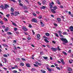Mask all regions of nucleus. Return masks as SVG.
Listing matches in <instances>:
<instances>
[{
	"instance_id": "f257e3e1",
	"label": "nucleus",
	"mask_w": 73,
	"mask_h": 73,
	"mask_svg": "<svg viewBox=\"0 0 73 73\" xmlns=\"http://www.w3.org/2000/svg\"><path fill=\"white\" fill-rule=\"evenodd\" d=\"M54 4L53 3V2H52L51 3H50L49 4V5L50 6V9H51V11L52 13H55L56 11H55V10L54 9H51L53 8V5H54Z\"/></svg>"
},
{
	"instance_id": "f03ea898",
	"label": "nucleus",
	"mask_w": 73,
	"mask_h": 73,
	"mask_svg": "<svg viewBox=\"0 0 73 73\" xmlns=\"http://www.w3.org/2000/svg\"><path fill=\"white\" fill-rule=\"evenodd\" d=\"M60 40H61L62 41H63V43L62 44H63V45H66V43H68V40H66V39L64 38H61Z\"/></svg>"
},
{
	"instance_id": "7ed1b4c3",
	"label": "nucleus",
	"mask_w": 73,
	"mask_h": 73,
	"mask_svg": "<svg viewBox=\"0 0 73 73\" xmlns=\"http://www.w3.org/2000/svg\"><path fill=\"white\" fill-rule=\"evenodd\" d=\"M31 22H34V23H38V21L36 18H33L31 20Z\"/></svg>"
},
{
	"instance_id": "20e7f679",
	"label": "nucleus",
	"mask_w": 73,
	"mask_h": 73,
	"mask_svg": "<svg viewBox=\"0 0 73 73\" xmlns=\"http://www.w3.org/2000/svg\"><path fill=\"white\" fill-rule=\"evenodd\" d=\"M9 7V5H7V4H5V8H4V9H7V8Z\"/></svg>"
},
{
	"instance_id": "39448f33",
	"label": "nucleus",
	"mask_w": 73,
	"mask_h": 73,
	"mask_svg": "<svg viewBox=\"0 0 73 73\" xmlns=\"http://www.w3.org/2000/svg\"><path fill=\"white\" fill-rule=\"evenodd\" d=\"M51 50L52 51H53L54 52H56L57 51V50H56V48H51Z\"/></svg>"
},
{
	"instance_id": "423d86ee",
	"label": "nucleus",
	"mask_w": 73,
	"mask_h": 73,
	"mask_svg": "<svg viewBox=\"0 0 73 73\" xmlns=\"http://www.w3.org/2000/svg\"><path fill=\"white\" fill-rule=\"evenodd\" d=\"M40 35L38 34L37 35V39L38 40H40Z\"/></svg>"
},
{
	"instance_id": "0eeeda50",
	"label": "nucleus",
	"mask_w": 73,
	"mask_h": 73,
	"mask_svg": "<svg viewBox=\"0 0 73 73\" xmlns=\"http://www.w3.org/2000/svg\"><path fill=\"white\" fill-rule=\"evenodd\" d=\"M69 29L70 31H71V32H73V26H70L69 28Z\"/></svg>"
},
{
	"instance_id": "6e6552de",
	"label": "nucleus",
	"mask_w": 73,
	"mask_h": 73,
	"mask_svg": "<svg viewBox=\"0 0 73 73\" xmlns=\"http://www.w3.org/2000/svg\"><path fill=\"white\" fill-rule=\"evenodd\" d=\"M22 29L24 31H28V29H27V28L24 27H23V28H22Z\"/></svg>"
},
{
	"instance_id": "1a4fd4ad",
	"label": "nucleus",
	"mask_w": 73,
	"mask_h": 73,
	"mask_svg": "<svg viewBox=\"0 0 73 73\" xmlns=\"http://www.w3.org/2000/svg\"><path fill=\"white\" fill-rule=\"evenodd\" d=\"M60 61L62 63L63 65H64V64H65V62H64V60H63L62 59H60Z\"/></svg>"
},
{
	"instance_id": "9d476101",
	"label": "nucleus",
	"mask_w": 73,
	"mask_h": 73,
	"mask_svg": "<svg viewBox=\"0 0 73 73\" xmlns=\"http://www.w3.org/2000/svg\"><path fill=\"white\" fill-rule=\"evenodd\" d=\"M56 19L58 22H60L61 21V19L59 18H57Z\"/></svg>"
},
{
	"instance_id": "9b49d317",
	"label": "nucleus",
	"mask_w": 73,
	"mask_h": 73,
	"mask_svg": "<svg viewBox=\"0 0 73 73\" xmlns=\"http://www.w3.org/2000/svg\"><path fill=\"white\" fill-rule=\"evenodd\" d=\"M15 16H17L18 15H19V14H20V13L19 12H15Z\"/></svg>"
},
{
	"instance_id": "f8f14e48",
	"label": "nucleus",
	"mask_w": 73,
	"mask_h": 73,
	"mask_svg": "<svg viewBox=\"0 0 73 73\" xmlns=\"http://www.w3.org/2000/svg\"><path fill=\"white\" fill-rule=\"evenodd\" d=\"M8 30H9V28L8 27H7L5 29V32H8Z\"/></svg>"
},
{
	"instance_id": "ddd939ff",
	"label": "nucleus",
	"mask_w": 73,
	"mask_h": 73,
	"mask_svg": "<svg viewBox=\"0 0 73 73\" xmlns=\"http://www.w3.org/2000/svg\"><path fill=\"white\" fill-rule=\"evenodd\" d=\"M26 66H27V67H28L29 68H30V67H31L30 64L29 63L27 64H26Z\"/></svg>"
},
{
	"instance_id": "4468645a",
	"label": "nucleus",
	"mask_w": 73,
	"mask_h": 73,
	"mask_svg": "<svg viewBox=\"0 0 73 73\" xmlns=\"http://www.w3.org/2000/svg\"><path fill=\"white\" fill-rule=\"evenodd\" d=\"M35 63L37 65H41V64L38 63V62H35Z\"/></svg>"
},
{
	"instance_id": "2eb2a0df",
	"label": "nucleus",
	"mask_w": 73,
	"mask_h": 73,
	"mask_svg": "<svg viewBox=\"0 0 73 73\" xmlns=\"http://www.w3.org/2000/svg\"><path fill=\"white\" fill-rule=\"evenodd\" d=\"M68 70L69 72H72V68H70L69 67L68 69Z\"/></svg>"
},
{
	"instance_id": "dca6fc26",
	"label": "nucleus",
	"mask_w": 73,
	"mask_h": 73,
	"mask_svg": "<svg viewBox=\"0 0 73 73\" xmlns=\"http://www.w3.org/2000/svg\"><path fill=\"white\" fill-rule=\"evenodd\" d=\"M41 72H42V73H46V71L44 70H40Z\"/></svg>"
},
{
	"instance_id": "f3484780",
	"label": "nucleus",
	"mask_w": 73,
	"mask_h": 73,
	"mask_svg": "<svg viewBox=\"0 0 73 73\" xmlns=\"http://www.w3.org/2000/svg\"><path fill=\"white\" fill-rule=\"evenodd\" d=\"M46 3V1L44 0L42 2V4H45Z\"/></svg>"
},
{
	"instance_id": "a211bd4d",
	"label": "nucleus",
	"mask_w": 73,
	"mask_h": 73,
	"mask_svg": "<svg viewBox=\"0 0 73 73\" xmlns=\"http://www.w3.org/2000/svg\"><path fill=\"white\" fill-rule=\"evenodd\" d=\"M40 23L41 24V25L42 27H44V26L45 25L44 24H43V23H42V22H40Z\"/></svg>"
},
{
	"instance_id": "6ab92c4d",
	"label": "nucleus",
	"mask_w": 73,
	"mask_h": 73,
	"mask_svg": "<svg viewBox=\"0 0 73 73\" xmlns=\"http://www.w3.org/2000/svg\"><path fill=\"white\" fill-rule=\"evenodd\" d=\"M47 69L49 72H51L52 71V69L48 67L47 68Z\"/></svg>"
},
{
	"instance_id": "aec40b11",
	"label": "nucleus",
	"mask_w": 73,
	"mask_h": 73,
	"mask_svg": "<svg viewBox=\"0 0 73 73\" xmlns=\"http://www.w3.org/2000/svg\"><path fill=\"white\" fill-rule=\"evenodd\" d=\"M0 8H1V9H4V8H5L4 7V6L3 5H1L0 7Z\"/></svg>"
},
{
	"instance_id": "412c9836",
	"label": "nucleus",
	"mask_w": 73,
	"mask_h": 73,
	"mask_svg": "<svg viewBox=\"0 0 73 73\" xmlns=\"http://www.w3.org/2000/svg\"><path fill=\"white\" fill-rule=\"evenodd\" d=\"M31 70L32 72H33V71H35V70H36V69L35 68H32L31 69Z\"/></svg>"
},
{
	"instance_id": "4be33fe9",
	"label": "nucleus",
	"mask_w": 73,
	"mask_h": 73,
	"mask_svg": "<svg viewBox=\"0 0 73 73\" xmlns=\"http://www.w3.org/2000/svg\"><path fill=\"white\" fill-rule=\"evenodd\" d=\"M23 8L25 9H28V7L27 6H24L23 7Z\"/></svg>"
},
{
	"instance_id": "5701e85b",
	"label": "nucleus",
	"mask_w": 73,
	"mask_h": 73,
	"mask_svg": "<svg viewBox=\"0 0 73 73\" xmlns=\"http://www.w3.org/2000/svg\"><path fill=\"white\" fill-rule=\"evenodd\" d=\"M49 35H50V34L48 33H46V36H49Z\"/></svg>"
},
{
	"instance_id": "b1692460",
	"label": "nucleus",
	"mask_w": 73,
	"mask_h": 73,
	"mask_svg": "<svg viewBox=\"0 0 73 73\" xmlns=\"http://www.w3.org/2000/svg\"><path fill=\"white\" fill-rule=\"evenodd\" d=\"M38 18L39 19H42V16L41 15H40L38 16Z\"/></svg>"
},
{
	"instance_id": "393cba45",
	"label": "nucleus",
	"mask_w": 73,
	"mask_h": 73,
	"mask_svg": "<svg viewBox=\"0 0 73 73\" xmlns=\"http://www.w3.org/2000/svg\"><path fill=\"white\" fill-rule=\"evenodd\" d=\"M62 53L63 54H64V55H65L66 56V55H67V54L65 52L63 51L62 52Z\"/></svg>"
},
{
	"instance_id": "a878e982",
	"label": "nucleus",
	"mask_w": 73,
	"mask_h": 73,
	"mask_svg": "<svg viewBox=\"0 0 73 73\" xmlns=\"http://www.w3.org/2000/svg\"><path fill=\"white\" fill-rule=\"evenodd\" d=\"M3 19H4V20L5 21H8V19H7L5 18H3Z\"/></svg>"
},
{
	"instance_id": "bb28decb",
	"label": "nucleus",
	"mask_w": 73,
	"mask_h": 73,
	"mask_svg": "<svg viewBox=\"0 0 73 73\" xmlns=\"http://www.w3.org/2000/svg\"><path fill=\"white\" fill-rule=\"evenodd\" d=\"M7 33L8 35H12V33L10 32H8Z\"/></svg>"
},
{
	"instance_id": "cd10ccee",
	"label": "nucleus",
	"mask_w": 73,
	"mask_h": 73,
	"mask_svg": "<svg viewBox=\"0 0 73 73\" xmlns=\"http://www.w3.org/2000/svg\"><path fill=\"white\" fill-rule=\"evenodd\" d=\"M13 73H17V71L16 70H14L13 71Z\"/></svg>"
},
{
	"instance_id": "c85d7f7f",
	"label": "nucleus",
	"mask_w": 73,
	"mask_h": 73,
	"mask_svg": "<svg viewBox=\"0 0 73 73\" xmlns=\"http://www.w3.org/2000/svg\"><path fill=\"white\" fill-rule=\"evenodd\" d=\"M33 65L35 67H38V66L35 64H33Z\"/></svg>"
},
{
	"instance_id": "c756f323",
	"label": "nucleus",
	"mask_w": 73,
	"mask_h": 73,
	"mask_svg": "<svg viewBox=\"0 0 73 73\" xmlns=\"http://www.w3.org/2000/svg\"><path fill=\"white\" fill-rule=\"evenodd\" d=\"M43 37L44 38H46V40H49V38H47V37H46V36H43Z\"/></svg>"
},
{
	"instance_id": "7c9ffc66",
	"label": "nucleus",
	"mask_w": 73,
	"mask_h": 73,
	"mask_svg": "<svg viewBox=\"0 0 73 73\" xmlns=\"http://www.w3.org/2000/svg\"><path fill=\"white\" fill-rule=\"evenodd\" d=\"M43 58L44 59H45V60H46L48 59V57H45V56H43Z\"/></svg>"
},
{
	"instance_id": "2f4dec72",
	"label": "nucleus",
	"mask_w": 73,
	"mask_h": 73,
	"mask_svg": "<svg viewBox=\"0 0 73 73\" xmlns=\"http://www.w3.org/2000/svg\"><path fill=\"white\" fill-rule=\"evenodd\" d=\"M19 4L20 6H21V7H23V5L21 3H19Z\"/></svg>"
},
{
	"instance_id": "473e14b6",
	"label": "nucleus",
	"mask_w": 73,
	"mask_h": 73,
	"mask_svg": "<svg viewBox=\"0 0 73 73\" xmlns=\"http://www.w3.org/2000/svg\"><path fill=\"white\" fill-rule=\"evenodd\" d=\"M11 11L12 12H13L14 11V9L13 8H11Z\"/></svg>"
},
{
	"instance_id": "72a5a7b5",
	"label": "nucleus",
	"mask_w": 73,
	"mask_h": 73,
	"mask_svg": "<svg viewBox=\"0 0 73 73\" xmlns=\"http://www.w3.org/2000/svg\"><path fill=\"white\" fill-rule=\"evenodd\" d=\"M53 8H54V9L55 10H56V9H57V7L54 6L53 7Z\"/></svg>"
},
{
	"instance_id": "f704fd0d",
	"label": "nucleus",
	"mask_w": 73,
	"mask_h": 73,
	"mask_svg": "<svg viewBox=\"0 0 73 73\" xmlns=\"http://www.w3.org/2000/svg\"><path fill=\"white\" fill-rule=\"evenodd\" d=\"M20 65H21L22 66H24V63H21L20 64Z\"/></svg>"
},
{
	"instance_id": "c9c22d12",
	"label": "nucleus",
	"mask_w": 73,
	"mask_h": 73,
	"mask_svg": "<svg viewBox=\"0 0 73 73\" xmlns=\"http://www.w3.org/2000/svg\"><path fill=\"white\" fill-rule=\"evenodd\" d=\"M44 40L46 42H49V41L47 39H44Z\"/></svg>"
},
{
	"instance_id": "e433bc0d",
	"label": "nucleus",
	"mask_w": 73,
	"mask_h": 73,
	"mask_svg": "<svg viewBox=\"0 0 73 73\" xmlns=\"http://www.w3.org/2000/svg\"><path fill=\"white\" fill-rule=\"evenodd\" d=\"M57 50H61V49L60 48V46H58Z\"/></svg>"
},
{
	"instance_id": "4c0bfd02",
	"label": "nucleus",
	"mask_w": 73,
	"mask_h": 73,
	"mask_svg": "<svg viewBox=\"0 0 73 73\" xmlns=\"http://www.w3.org/2000/svg\"><path fill=\"white\" fill-rule=\"evenodd\" d=\"M12 24L13 25H14L15 26H17V25L16 24V23H14V22H13Z\"/></svg>"
},
{
	"instance_id": "58836bf2",
	"label": "nucleus",
	"mask_w": 73,
	"mask_h": 73,
	"mask_svg": "<svg viewBox=\"0 0 73 73\" xmlns=\"http://www.w3.org/2000/svg\"><path fill=\"white\" fill-rule=\"evenodd\" d=\"M59 33V35L62 34V32L61 31H58Z\"/></svg>"
},
{
	"instance_id": "ea45409f",
	"label": "nucleus",
	"mask_w": 73,
	"mask_h": 73,
	"mask_svg": "<svg viewBox=\"0 0 73 73\" xmlns=\"http://www.w3.org/2000/svg\"><path fill=\"white\" fill-rule=\"evenodd\" d=\"M3 57H8V56L7 55L5 54L3 55Z\"/></svg>"
},
{
	"instance_id": "a19ab883",
	"label": "nucleus",
	"mask_w": 73,
	"mask_h": 73,
	"mask_svg": "<svg viewBox=\"0 0 73 73\" xmlns=\"http://www.w3.org/2000/svg\"><path fill=\"white\" fill-rule=\"evenodd\" d=\"M55 34L56 36V37H58V34H57V33H55Z\"/></svg>"
},
{
	"instance_id": "79ce46f5",
	"label": "nucleus",
	"mask_w": 73,
	"mask_h": 73,
	"mask_svg": "<svg viewBox=\"0 0 73 73\" xmlns=\"http://www.w3.org/2000/svg\"><path fill=\"white\" fill-rule=\"evenodd\" d=\"M0 24H1L2 25H3V22L2 21H0Z\"/></svg>"
},
{
	"instance_id": "37998d69",
	"label": "nucleus",
	"mask_w": 73,
	"mask_h": 73,
	"mask_svg": "<svg viewBox=\"0 0 73 73\" xmlns=\"http://www.w3.org/2000/svg\"><path fill=\"white\" fill-rule=\"evenodd\" d=\"M54 25L55 27H57L58 26V25L56 23H54Z\"/></svg>"
},
{
	"instance_id": "c03bdc74",
	"label": "nucleus",
	"mask_w": 73,
	"mask_h": 73,
	"mask_svg": "<svg viewBox=\"0 0 73 73\" xmlns=\"http://www.w3.org/2000/svg\"><path fill=\"white\" fill-rule=\"evenodd\" d=\"M56 68H57L58 70H61V69L59 67H56Z\"/></svg>"
},
{
	"instance_id": "a18cd8bd",
	"label": "nucleus",
	"mask_w": 73,
	"mask_h": 73,
	"mask_svg": "<svg viewBox=\"0 0 73 73\" xmlns=\"http://www.w3.org/2000/svg\"><path fill=\"white\" fill-rule=\"evenodd\" d=\"M36 13H37V14H39V13H40V12L38 11H36Z\"/></svg>"
},
{
	"instance_id": "49530a36",
	"label": "nucleus",
	"mask_w": 73,
	"mask_h": 73,
	"mask_svg": "<svg viewBox=\"0 0 73 73\" xmlns=\"http://www.w3.org/2000/svg\"><path fill=\"white\" fill-rule=\"evenodd\" d=\"M33 15L34 16H36V14H35V13H33Z\"/></svg>"
},
{
	"instance_id": "de8ad7c7",
	"label": "nucleus",
	"mask_w": 73,
	"mask_h": 73,
	"mask_svg": "<svg viewBox=\"0 0 73 73\" xmlns=\"http://www.w3.org/2000/svg\"><path fill=\"white\" fill-rule=\"evenodd\" d=\"M11 16H12V15H14L15 13H11Z\"/></svg>"
},
{
	"instance_id": "09e8293b",
	"label": "nucleus",
	"mask_w": 73,
	"mask_h": 73,
	"mask_svg": "<svg viewBox=\"0 0 73 73\" xmlns=\"http://www.w3.org/2000/svg\"><path fill=\"white\" fill-rule=\"evenodd\" d=\"M68 14L70 15H72V13H71V12L70 11L68 12Z\"/></svg>"
},
{
	"instance_id": "8fccbe9b",
	"label": "nucleus",
	"mask_w": 73,
	"mask_h": 73,
	"mask_svg": "<svg viewBox=\"0 0 73 73\" xmlns=\"http://www.w3.org/2000/svg\"><path fill=\"white\" fill-rule=\"evenodd\" d=\"M27 39L28 40H31V38L29 37L28 38H27Z\"/></svg>"
},
{
	"instance_id": "3c124183",
	"label": "nucleus",
	"mask_w": 73,
	"mask_h": 73,
	"mask_svg": "<svg viewBox=\"0 0 73 73\" xmlns=\"http://www.w3.org/2000/svg\"><path fill=\"white\" fill-rule=\"evenodd\" d=\"M15 69H17L18 68V66L17 65H15Z\"/></svg>"
},
{
	"instance_id": "603ef678",
	"label": "nucleus",
	"mask_w": 73,
	"mask_h": 73,
	"mask_svg": "<svg viewBox=\"0 0 73 73\" xmlns=\"http://www.w3.org/2000/svg\"><path fill=\"white\" fill-rule=\"evenodd\" d=\"M29 28H32V25L31 24L29 25Z\"/></svg>"
},
{
	"instance_id": "864d4df0",
	"label": "nucleus",
	"mask_w": 73,
	"mask_h": 73,
	"mask_svg": "<svg viewBox=\"0 0 73 73\" xmlns=\"http://www.w3.org/2000/svg\"><path fill=\"white\" fill-rule=\"evenodd\" d=\"M32 32L33 33V35H35V33L34 32V31H33V30H32Z\"/></svg>"
},
{
	"instance_id": "5fc2aeb1",
	"label": "nucleus",
	"mask_w": 73,
	"mask_h": 73,
	"mask_svg": "<svg viewBox=\"0 0 73 73\" xmlns=\"http://www.w3.org/2000/svg\"><path fill=\"white\" fill-rule=\"evenodd\" d=\"M22 61H25L26 60H25V59L24 58H22Z\"/></svg>"
},
{
	"instance_id": "6e6d98bb",
	"label": "nucleus",
	"mask_w": 73,
	"mask_h": 73,
	"mask_svg": "<svg viewBox=\"0 0 73 73\" xmlns=\"http://www.w3.org/2000/svg\"><path fill=\"white\" fill-rule=\"evenodd\" d=\"M11 1H13L14 3H16L15 0H11Z\"/></svg>"
},
{
	"instance_id": "4d7b16f0",
	"label": "nucleus",
	"mask_w": 73,
	"mask_h": 73,
	"mask_svg": "<svg viewBox=\"0 0 73 73\" xmlns=\"http://www.w3.org/2000/svg\"><path fill=\"white\" fill-rule=\"evenodd\" d=\"M9 16H10V15L8 14L7 15H6V17H9Z\"/></svg>"
},
{
	"instance_id": "13d9d810",
	"label": "nucleus",
	"mask_w": 73,
	"mask_h": 73,
	"mask_svg": "<svg viewBox=\"0 0 73 73\" xmlns=\"http://www.w3.org/2000/svg\"><path fill=\"white\" fill-rule=\"evenodd\" d=\"M38 4L39 5H41V3H40L39 2H38Z\"/></svg>"
},
{
	"instance_id": "bf43d9fd",
	"label": "nucleus",
	"mask_w": 73,
	"mask_h": 73,
	"mask_svg": "<svg viewBox=\"0 0 73 73\" xmlns=\"http://www.w3.org/2000/svg\"><path fill=\"white\" fill-rule=\"evenodd\" d=\"M14 49H15V50H16L17 49V48L16 46H14Z\"/></svg>"
},
{
	"instance_id": "052dcab7",
	"label": "nucleus",
	"mask_w": 73,
	"mask_h": 73,
	"mask_svg": "<svg viewBox=\"0 0 73 73\" xmlns=\"http://www.w3.org/2000/svg\"><path fill=\"white\" fill-rule=\"evenodd\" d=\"M42 9H45V8H46V7L44 6H42Z\"/></svg>"
},
{
	"instance_id": "680f3d73",
	"label": "nucleus",
	"mask_w": 73,
	"mask_h": 73,
	"mask_svg": "<svg viewBox=\"0 0 73 73\" xmlns=\"http://www.w3.org/2000/svg\"><path fill=\"white\" fill-rule=\"evenodd\" d=\"M63 34L64 35H66V34H67V33H66V32H64L63 33Z\"/></svg>"
},
{
	"instance_id": "e2e57ef3",
	"label": "nucleus",
	"mask_w": 73,
	"mask_h": 73,
	"mask_svg": "<svg viewBox=\"0 0 73 73\" xmlns=\"http://www.w3.org/2000/svg\"><path fill=\"white\" fill-rule=\"evenodd\" d=\"M59 36H60V37H63V35H62L61 34H59Z\"/></svg>"
},
{
	"instance_id": "0e129e2a",
	"label": "nucleus",
	"mask_w": 73,
	"mask_h": 73,
	"mask_svg": "<svg viewBox=\"0 0 73 73\" xmlns=\"http://www.w3.org/2000/svg\"><path fill=\"white\" fill-rule=\"evenodd\" d=\"M18 1L19 2V4L21 3V0H18Z\"/></svg>"
},
{
	"instance_id": "69168bd1",
	"label": "nucleus",
	"mask_w": 73,
	"mask_h": 73,
	"mask_svg": "<svg viewBox=\"0 0 73 73\" xmlns=\"http://www.w3.org/2000/svg\"><path fill=\"white\" fill-rule=\"evenodd\" d=\"M54 65L55 66H58V64H57L55 63Z\"/></svg>"
},
{
	"instance_id": "338daca9",
	"label": "nucleus",
	"mask_w": 73,
	"mask_h": 73,
	"mask_svg": "<svg viewBox=\"0 0 73 73\" xmlns=\"http://www.w3.org/2000/svg\"><path fill=\"white\" fill-rule=\"evenodd\" d=\"M71 50H69V51H68V53H70V52H71Z\"/></svg>"
},
{
	"instance_id": "774afa93",
	"label": "nucleus",
	"mask_w": 73,
	"mask_h": 73,
	"mask_svg": "<svg viewBox=\"0 0 73 73\" xmlns=\"http://www.w3.org/2000/svg\"><path fill=\"white\" fill-rule=\"evenodd\" d=\"M52 42L53 44H55L56 43V42H55V41H52Z\"/></svg>"
}]
</instances>
